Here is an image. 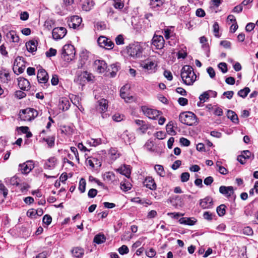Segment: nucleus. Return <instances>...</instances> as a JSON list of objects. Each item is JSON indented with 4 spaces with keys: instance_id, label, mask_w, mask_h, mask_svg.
Segmentation results:
<instances>
[{
    "instance_id": "obj_58",
    "label": "nucleus",
    "mask_w": 258,
    "mask_h": 258,
    "mask_svg": "<svg viewBox=\"0 0 258 258\" xmlns=\"http://www.w3.org/2000/svg\"><path fill=\"white\" fill-rule=\"evenodd\" d=\"M124 117V115L120 114L119 113H116L112 116V119L113 120L116 122H119L122 120Z\"/></svg>"
},
{
    "instance_id": "obj_46",
    "label": "nucleus",
    "mask_w": 258,
    "mask_h": 258,
    "mask_svg": "<svg viewBox=\"0 0 258 258\" xmlns=\"http://www.w3.org/2000/svg\"><path fill=\"white\" fill-rule=\"evenodd\" d=\"M86 180L84 178H81L79 182V189L81 192L83 193L86 189Z\"/></svg>"
},
{
    "instance_id": "obj_29",
    "label": "nucleus",
    "mask_w": 258,
    "mask_h": 258,
    "mask_svg": "<svg viewBox=\"0 0 258 258\" xmlns=\"http://www.w3.org/2000/svg\"><path fill=\"white\" fill-rule=\"evenodd\" d=\"M94 5L93 0H86L82 4V9L84 11H89L93 8Z\"/></svg>"
},
{
    "instance_id": "obj_56",
    "label": "nucleus",
    "mask_w": 258,
    "mask_h": 258,
    "mask_svg": "<svg viewBox=\"0 0 258 258\" xmlns=\"http://www.w3.org/2000/svg\"><path fill=\"white\" fill-rule=\"evenodd\" d=\"M218 67L223 73H226L228 71L227 64L225 62H220Z\"/></svg>"
},
{
    "instance_id": "obj_14",
    "label": "nucleus",
    "mask_w": 258,
    "mask_h": 258,
    "mask_svg": "<svg viewBox=\"0 0 258 258\" xmlns=\"http://www.w3.org/2000/svg\"><path fill=\"white\" fill-rule=\"evenodd\" d=\"M38 81L40 83L45 84L47 82L48 80V76L47 72L44 69H40L37 73Z\"/></svg>"
},
{
    "instance_id": "obj_22",
    "label": "nucleus",
    "mask_w": 258,
    "mask_h": 258,
    "mask_svg": "<svg viewBox=\"0 0 258 258\" xmlns=\"http://www.w3.org/2000/svg\"><path fill=\"white\" fill-rule=\"evenodd\" d=\"M18 59L20 60L21 58L18 57L15 60L14 62V66L13 68L14 72L17 75L22 73L25 70V66L24 65L22 64L21 66H19L18 65Z\"/></svg>"
},
{
    "instance_id": "obj_33",
    "label": "nucleus",
    "mask_w": 258,
    "mask_h": 258,
    "mask_svg": "<svg viewBox=\"0 0 258 258\" xmlns=\"http://www.w3.org/2000/svg\"><path fill=\"white\" fill-rule=\"evenodd\" d=\"M5 182L7 184H10L13 185H18L19 184V179L16 176H14L10 178H6Z\"/></svg>"
},
{
    "instance_id": "obj_32",
    "label": "nucleus",
    "mask_w": 258,
    "mask_h": 258,
    "mask_svg": "<svg viewBox=\"0 0 258 258\" xmlns=\"http://www.w3.org/2000/svg\"><path fill=\"white\" fill-rule=\"evenodd\" d=\"M179 222L181 224L193 225L196 223V221H195V219H194V220H192L190 218L183 217V218H181L179 220Z\"/></svg>"
},
{
    "instance_id": "obj_38",
    "label": "nucleus",
    "mask_w": 258,
    "mask_h": 258,
    "mask_svg": "<svg viewBox=\"0 0 258 258\" xmlns=\"http://www.w3.org/2000/svg\"><path fill=\"white\" fill-rule=\"evenodd\" d=\"M106 240L104 234H99L96 235L94 238V242L97 244L103 243Z\"/></svg>"
},
{
    "instance_id": "obj_48",
    "label": "nucleus",
    "mask_w": 258,
    "mask_h": 258,
    "mask_svg": "<svg viewBox=\"0 0 258 258\" xmlns=\"http://www.w3.org/2000/svg\"><path fill=\"white\" fill-rule=\"evenodd\" d=\"M116 9H121L124 6L123 0H113L112 4Z\"/></svg>"
},
{
    "instance_id": "obj_18",
    "label": "nucleus",
    "mask_w": 258,
    "mask_h": 258,
    "mask_svg": "<svg viewBox=\"0 0 258 258\" xmlns=\"http://www.w3.org/2000/svg\"><path fill=\"white\" fill-rule=\"evenodd\" d=\"M57 160L54 157L49 158L45 161L44 163V168L45 169L51 170L54 168L56 163Z\"/></svg>"
},
{
    "instance_id": "obj_11",
    "label": "nucleus",
    "mask_w": 258,
    "mask_h": 258,
    "mask_svg": "<svg viewBox=\"0 0 258 258\" xmlns=\"http://www.w3.org/2000/svg\"><path fill=\"white\" fill-rule=\"evenodd\" d=\"M86 163L87 165H89L91 169H98L101 165L100 161L93 157H88L86 160Z\"/></svg>"
},
{
    "instance_id": "obj_17",
    "label": "nucleus",
    "mask_w": 258,
    "mask_h": 258,
    "mask_svg": "<svg viewBox=\"0 0 258 258\" xmlns=\"http://www.w3.org/2000/svg\"><path fill=\"white\" fill-rule=\"evenodd\" d=\"M82 22V19L78 16H73L71 18V21L69 23L70 28L76 29L80 26Z\"/></svg>"
},
{
    "instance_id": "obj_31",
    "label": "nucleus",
    "mask_w": 258,
    "mask_h": 258,
    "mask_svg": "<svg viewBox=\"0 0 258 258\" xmlns=\"http://www.w3.org/2000/svg\"><path fill=\"white\" fill-rule=\"evenodd\" d=\"M0 79L4 83H7L10 80V74L8 71L4 70L0 72Z\"/></svg>"
},
{
    "instance_id": "obj_39",
    "label": "nucleus",
    "mask_w": 258,
    "mask_h": 258,
    "mask_svg": "<svg viewBox=\"0 0 258 258\" xmlns=\"http://www.w3.org/2000/svg\"><path fill=\"white\" fill-rule=\"evenodd\" d=\"M109 154L110 155V158L113 160H116L119 157V154L118 153V151L116 148H111L109 150Z\"/></svg>"
},
{
    "instance_id": "obj_7",
    "label": "nucleus",
    "mask_w": 258,
    "mask_h": 258,
    "mask_svg": "<svg viewBox=\"0 0 258 258\" xmlns=\"http://www.w3.org/2000/svg\"><path fill=\"white\" fill-rule=\"evenodd\" d=\"M97 42L100 47L107 49H111L114 46L112 41L103 36H101L98 38Z\"/></svg>"
},
{
    "instance_id": "obj_8",
    "label": "nucleus",
    "mask_w": 258,
    "mask_h": 258,
    "mask_svg": "<svg viewBox=\"0 0 258 258\" xmlns=\"http://www.w3.org/2000/svg\"><path fill=\"white\" fill-rule=\"evenodd\" d=\"M34 167L33 161L29 160L19 165V170L22 174H28Z\"/></svg>"
},
{
    "instance_id": "obj_27",
    "label": "nucleus",
    "mask_w": 258,
    "mask_h": 258,
    "mask_svg": "<svg viewBox=\"0 0 258 258\" xmlns=\"http://www.w3.org/2000/svg\"><path fill=\"white\" fill-rule=\"evenodd\" d=\"M227 117L230 119L233 123L237 124L239 120L237 114L232 110H228L227 113Z\"/></svg>"
},
{
    "instance_id": "obj_23",
    "label": "nucleus",
    "mask_w": 258,
    "mask_h": 258,
    "mask_svg": "<svg viewBox=\"0 0 258 258\" xmlns=\"http://www.w3.org/2000/svg\"><path fill=\"white\" fill-rule=\"evenodd\" d=\"M70 106V103L67 98H61L59 99L58 107L62 111H66L69 109Z\"/></svg>"
},
{
    "instance_id": "obj_52",
    "label": "nucleus",
    "mask_w": 258,
    "mask_h": 258,
    "mask_svg": "<svg viewBox=\"0 0 258 258\" xmlns=\"http://www.w3.org/2000/svg\"><path fill=\"white\" fill-rule=\"evenodd\" d=\"M115 43L117 45H122L124 43V38L122 35H118L115 39Z\"/></svg>"
},
{
    "instance_id": "obj_64",
    "label": "nucleus",
    "mask_w": 258,
    "mask_h": 258,
    "mask_svg": "<svg viewBox=\"0 0 258 258\" xmlns=\"http://www.w3.org/2000/svg\"><path fill=\"white\" fill-rule=\"evenodd\" d=\"M97 194V190L94 188L90 189L88 193V196L90 198H94Z\"/></svg>"
},
{
    "instance_id": "obj_2",
    "label": "nucleus",
    "mask_w": 258,
    "mask_h": 258,
    "mask_svg": "<svg viewBox=\"0 0 258 258\" xmlns=\"http://www.w3.org/2000/svg\"><path fill=\"white\" fill-rule=\"evenodd\" d=\"M143 50L142 46L138 42L130 44L126 47L128 55L135 59L142 57Z\"/></svg>"
},
{
    "instance_id": "obj_45",
    "label": "nucleus",
    "mask_w": 258,
    "mask_h": 258,
    "mask_svg": "<svg viewBox=\"0 0 258 258\" xmlns=\"http://www.w3.org/2000/svg\"><path fill=\"white\" fill-rule=\"evenodd\" d=\"M103 178L108 181L114 180L115 179V175L112 172H107L104 174Z\"/></svg>"
},
{
    "instance_id": "obj_54",
    "label": "nucleus",
    "mask_w": 258,
    "mask_h": 258,
    "mask_svg": "<svg viewBox=\"0 0 258 258\" xmlns=\"http://www.w3.org/2000/svg\"><path fill=\"white\" fill-rule=\"evenodd\" d=\"M214 216L215 215L208 211L205 212L203 214L204 218L208 221L212 220Z\"/></svg>"
},
{
    "instance_id": "obj_49",
    "label": "nucleus",
    "mask_w": 258,
    "mask_h": 258,
    "mask_svg": "<svg viewBox=\"0 0 258 258\" xmlns=\"http://www.w3.org/2000/svg\"><path fill=\"white\" fill-rule=\"evenodd\" d=\"M213 32L214 33V35L215 37L219 38L220 37V35L219 34V26L217 22H215L213 26Z\"/></svg>"
},
{
    "instance_id": "obj_42",
    "label": "nucleus",
    "mask_w": 258,
    "mask_h": 258,
    "mask_svg": "<svg viewBox=\"0 0 258 258\" xmlns=\"http://www.w3.org/2000/svg\"><path fill=\"white\" fill-rule=\"evenodd\" d=\"M226 206L222 204L217 208V212L218 215L220 217L224 216L226 212Z\"/></svg>"
},
{
    "instance_id": "obj_24",
    "label": "nucleus",
    "mask_w": 258,
    "mask_h": 258,
    "mask_svg": "<svg viewBox=\"0 0 258 258\" xmlns=\"http://www.w3.org/2000/svg\"><path fill=\"white\" fill-rule=\"evenodd\" d=\"M38 42L36 40H31L26 42V47L27 50L30 52H33L36 51Z\"/></svg>"
},
{
    "instance_id": "obj_34",
    "label": "nucleus",
    "mask_w": 258,
    "mask_h": 258,
    "mask_svg": "<svg viewBox=\"0 0 258 258\" xmlns=\"http://www.w3.org/2000/svg\"><path fill=\"white\" fill-rule=\"evenodd\" d=\"M73 255L76 257H80L84 254V250L82 248L75 247L72 250Z\"/></svg>"
},
{
    "instance_id": "obj_15",
    "label": "nucleus",
    "mask_w": 258,
    "mask_h": 258,
    "mask_svg": "<svg viewBox=\"0 0 258 258\" xmlns=\"http://www.w3.org/2000/svg\"><path fill=\"white\" fill-rule=\"evenodd\" d=\"M142 67L148 71H150V73H154L156 71V68L157 67V64L155 63L154 61L146 60L143 64Z\"/></svg>"
},
{
    "instance_id": "obj_47",
    "label": "nucleus",
    "mask_w": 258,
    "mask_h": 258,
    "mask_svg": "<svg viewBox=\"0 0 258 258\" xmlns=\"http://www.w3.org/2000/svg\"><path fill=\"white\" fill-rule=\"evenodd\" d=\"M210 98V94H208V91H205L203 93H202L199 96V99L200 101L202 103H204L206 101H207Z\"/></svg>"
},
{
    "instance_id": "obj_25",
    "label": "nucleus",
    "mask_w": 258,
    "mask_h": 258,
    "mask_svg": "<svg viewBox=\"0 0 258 258\" xmlns=\"http://www.w3.org/2000/svg\"><path fill=\"white\" fill-rule=\"evenodd\" d=\"M108 101L101 99L98 101V109L101 113H104L108 108Z\"/></svg>"
},
{
    "instance_id": "obj_36",
    "label": "nucleus",
    "mask_w": 258,
    "mask_h": 258,
    "mask_svg": "<svg viewBox=\"0 0 258 258\" xmlns=\"http://www.w3.org/2000/svg\"><path fill=\"white\" fill-rule=\"evenodd\" d=\"M121 138L125 143H129L132 141L133 136L129 134L127 131H125L121 134Z\"/></svg>"
},
{
    "instance_id": "obj_4",
    "label": "nucleus",
    "mask_w": 258,
    "mask_h": 258,
    "mask_svg": "<svg viewBox=\"0 0 258 258\" xmlns=\"http://www.w3.org/2000/svg\"><path fill=\"white\" fill-rule=\"evenodd\" d=\"M179 120L181 123L187 125H192L197 122L196 115L191 112H185L180 114Z\"/></svg>"
},
{
    "instance_id": "obj_1",
    "label": "nucleus",
    "mask_w": 258,
    "mask_h": 258,
    "mask_svg": "<svg viewBox=\"0 0 258 258\" xmlns=\"http://www.w3.org/2000/svg\"><path fill=\"white\" fill-rule=\"evenodd\" d=\"M180 76L183 83L186 85H192L196 81L197 76L190 66H184L181 70Z\"/></svg>"
},
{
    "instance_id": "obj_19",
    "label": "nucleus",
    "mask_w": 258,
    "mask_h": 258,
    "mask_svg": "<svg viewBox=\"0 0 258 258\" xmlns=\"http://www.w3.org/2000/svg\"><path fill=\"white\" fill-rule=\"evenodd\" d=\"M144 185L146 187L150 189L151 190H155L156 189L157 186L154 180V179L150 176L147 177L144 182Z\"/></svg>"
},
{
    "instance_id": "obj_12",
    "label": "nucleus",
    "mask_w": 258,
    "mask_h": 258,
    "mask_svg": "<svg viewBox=\"0 0 258 258\" xmlns=\"http://www.w3.org/2000/svg\"><path fill=\"white\" fill-rule=\"evenodd\" d=\"M94 67L98 73L102 74L105 72L107 68V64L103 60L97 59L94 61Z\"/></svg>"
},
{
    "instance_id": "obj_6",
    "label": "nucleus",
    "mask_w": 258,
    "mask_h": 258,
    "mask_svg": "<svg viewBox=\"0 0 258 258\" xmlns=\"http://www.w3.org/2000/svg\"><path fill=\"white\" fill-rule=\"evenodd\" d=\"M141 110L145 115L149 118L156 119L159 116L160 112L157 110L150 108L146 106L141 107Z\"/></svg>"
},
{
    "instance_id": "obj_5",
    "label": "nucleus",
    "mask_w": 258,
    "mask_h": 258,
    "mask_svg": "<svg viewBox=\"0 0 258 258\" xmlns=\"http://www.w3.org/2000/svg\"><path fill=\"white\" fill-rule=\"evenodd\" d=\"M75 49L72 44H66L62 49V57L67 61L69 62L74 59L75 56Z\"/></svg>"
},
{
    "instance_id": "obj_63",
    "label": "nucleus",
    "mask_w": 258,
    "mask_h": 258,
    "mask_svg": "<svg viewBox=\"0 0 258 258\" xmlns=\"http://www.w3.org/2000/svg\"><path fill=\"white\" fill-rule=\"evenodd\" d=\"M15 95L16 97H17L18 99H22L24 97H25L26 95V93L24 92H22V91H17L15 92Z\"/></svg>"
},
{
    "instance_id": "obj_51",
    "label": "nucleus",
    "mask_w": 258,
    "mask_h": 258,
    "mask_svg": "<svg viewBox=\"0 0 258 258\" xmlns=\"http://www.w3.org/2000/svg\"><path fill=\"white\" fill-rule=\"evenodd\" d=\"M0 192L3 193L4 198H6L8 195V190L4 184L2 183L1 181H0Z\"/></svg>"
},
{
    "instance_id": "obj_61",
    "label": "nucleus",
    "mask_w": 258,
    "mask_h": 258,
    "mask_svg": "<svg viewBox=\"0 0 258 258\" xmlns=\"http://www.w3.org/2000/svg\"><path fill=\"white\" fill-rule=\"evenodd\" d=\"M214 106L215 107V108L214 110V114L219 116H222L223 113L222 109L221 108L217 106V105H215Z\"/></svg>"
},
{
    "instance_id": "obj_30",
    "label": "nucleus",
    "mask_w": 258,
    "mask_h": 258,
    "mask_svg": "<svg viewBox=\"0 0 258 258\" xmlns=\"http://www.w3.org/2000/svg\"><path fill=\"white\" fill-rule=\"evenodd\" d=\"M126 88L125 86H123L120 90V97L124 100V101L126 102H130L131 100L133 99V97L132 96H129L126 94V93L124 92V90Z\"/></svg>"
},
{
    "instance_id": "obj_21",
    "label": "nucleus",
    "mask_w": 258,
    "mask_h": 258,
    "mask_svg": "<svg viewBox=\"0 0 258 258\" xmlns=\"http://www.w3.org/2000/svg\"><path fill=\"white\" fill-rule=\"evenodd\" d=\"M18 86L21 90H28L30 88V83L26 79L19 78L18 79Z\"/></svg>"
},
{
    "instance_id": "obj_20",
    "label": "nucleus",
    "mask_w": 258,
    "mask_h": 258,
    "mask_svg": "<svg viewBox=\"0 0 258 258\" xmlns=\"http://www.w3.org/2000/svg\"><path fill=\"white\" fill-rule=\"evenodd\" d=\"M116 170L117 172L124 175L127 178H129L130 177L131 171L129 165H123Z\"/></svg>"
},
{
    "instance_id": "obj_44",
    "label": "nucleus",
    "mask_w": 258,
    "mask_h": 258,
    "mask_svg": "<svg viewBox=\"0 0 258 258\" xmlns=\"http://www.w3.org/2000/svg\"><path fill=\"white\" fill-rule=\"evenodd\" d=\"M80 98L78 96H75L73 99L72 100V101L74 104H75L78 109L82 111L84 110V108L81 105V103L80 102Z\"/></svg>"
},
{
    "instance_id": "obj_10",
    "label": "nucleus",
    "mask_w": 258,
    "mask_h": 258,
    "mask_svg": "<svg viewBox=\"0 0 258 258\" xmlns=\"http://www.w3.org/2000/svg\"><path fill=\"white\" fill-rule=\"evenodd\" d=\"M165 43L164 38L161 35L155 34L152 39V44L157 49H161L163 48Z\"/></svg>"
},
{
    "instance_id": "obj_13",
    "label": "nucleus",
    "mask_w": 258,
    "mask_h": 258,
    "mask_svg": "<svg viewBox=\"0 0 258 258\" xmlns=\"http://www.w3.org/2000/svg\"><path fill=\"white\" fill-rule=\"evenodd\" d=\"M219 192L227 198L230 197L234 193L233 187L232 186L222 185L219 187Z\"/></svg>"
},
{
    "instance_id": "obj_3",
    "label": "nucleus",
    "mask_w": 258,
    "mask_h": 258,
    "mask_svg": "<svg viewBox=\"0 0 258 258\" xmlns=\"http://www.w3.org/2000/svg\"><path fill=\"white\" fill-rule=\"evenodd\" d=\"M38 115V111L32 108H27L21 110L19 113V117L21 120L31 121Z\"/></svg>"
},
{
    "instance_id": "obj_28",
    "label": "nucleus",
    "mask_w": 258,
    "mask_h": 258,
    "mask_svg": "<svg viewBox=\"0 0 258 258\" xmlns=\"http://www.w3.org/2000/svg\"><path fill=\"white\" fill-rule=\"evenodd\" d=\"M7 38L10 39L13 42H18L19 41V37L14 31H9L6 35Z\"/></svg>"
},
{
    "instance_id": "obj_53",
    "label": "nucleus",
    "mask_w": 258,
    "mask_h": 258,
    "mask_svg": "<svg viewBox=\"0 0 258 258\" xmlns=\"http://www.w3.org/2000/svg\"><path fill=\"white\" fill-rule=\"evenodd\" d=\"M118 252L120 254L123 255L129 252V249L127 246L123 245L118 248Z\"/></svg>"
},
{
    "instance_id": "obj_35",
    "label": "nucleus",
    "mask_w": 258,
    "mask_h": 258,
    "mask_svg": "<svg viewBox=\"0 0 258 258\" xmlns=\"http://www.w3.org/2000/svg\"><path fill=\"white\" fill-rule=\"evenodd\" d=\"M164 0H151L150 5L152 9L160 7L164 4Z\"/></svg>"
},
{
    "instance_id": "obj_16",
    "label": "nucleus",
    "mask_w": 258,
    "mask_h": 258,
    "mask_svg": "<svg viewBox=\"0 0 258 258\" xmlns=\"http://www.w3.org/2000/svg\"><path fill=\"white\" fill-rule=\"evenodd\" d=\"M200 205L203 209H209L212 207L213 199L210 197H207L201 200Z\"/></svg>"
},
{
    "instance_id": "obj_62",
    "label": "nucleus",
    "mask_w": 258,
    "mask_h": 258,
    "mask_svg": "<svg viewBox=\"0 0 258 258\" xmlns=\"http://www.w3.org/2000/svg\"><path fill=\"white\" fill-rule=\"evenodd\" d=\"M120 186L121 189L125 191H128L131 188V184L130 183L125 184L124 183L121 182Z\"/></svg>"
},
{
    "instance_id": "obj_43",
    "label": "nucleus",
    "mask_w": 258,
    "mask_h": 258,
    "mask_svg": "<svg viewBox=\"0 0 258 258\" xmlns=\"http://www.w3.org/2000/svg\"><path fill=\"white\" fill-rule=\"evenodd\" d=\"M87 143L91 146L96 147L101 144V140L100 139H91V140L87 141Z\"/></svg>"
},
{
    "instance_id": "obj_41",
    "label": "nucleus",
    "mask_w": 258,
    "mask_h": 258,
    "mask_svg": "<svg viewBox=\"0 0 258 258\" xmlns=\"http://www.w3.org/2000/svg\"><path fill=\"white\" fill-rule=\"evenodd\" d=\"M250 91V90L248 87H245L244 89L239 90L237 94L240 97L244 98L247 96Z\"/></svg>"
},
{
    "instance_id": "obj_26",
    "label": "nucleus",
    "mask_w": 258,
    "mask_h": 258,
    "mask_svg": "<svg viewBox=\"0 0 258 258\" xmlns=\"http://www.w3.org/2000/svg\"><path fill=\"white\" fill-rule=\"evenodd\" d=\"M173 27L165 28L163 30L164 35L166 39H169L172 37H174L175 35V33L174 32Z\"/></svg>"
},
{
    "instance_id": "obj_37",
    "label": "nucleus",
    "mask_w": 258,
    "mask_h": 258,
    "mask_svg": "<svg viewBox=\"0 0 258 258\" xmlns=\"http://www.w3.org/2000/svg\"><path fill=\"white\" fill-rule=\"evenodd\" d=\"M154 169L160 176L164 177L165 176L166 173L162 165H156Z\"/></svg>"
},
{
    "instance_id": "obj_59",
    "label": "nucleus",
    "mask_w": 258,
    "mask_h": 258,
    "mask_svg": "<svg viewBox=\"0 0 258 258\" xmlns=\"http://www.w3.org/2000/svg\"><path fill=\"white\" fill-rule=\"evenodd\" d=\"M46 56L48 57L55 56L56 54V50L52 48H50L48 51H46Z\"/></svg>"
},
{
    "instance_id": "obj_50",
    "label": "nucleus",
    "mask_w": 258,
    "mask_h": 258,
    "mask_svg": "<svg viewBox=\"0 0 258 258\" xmlns=\"http://www.w3.org/2000/svg\"><path fill=\"white\" fill-rule=\"evenodd\" d=\"M95 27L98 30H103L106 29V25L103 22H99L95 24Z\"/></svg>"
},
{
    "instance_id": "obj_57",
    "label": "nucleus",
    "mask_w": 258,
    "mask_h": 258,
    "mask_svg": "<svg viewBox=\"0 0 258 258\" xmlns=\"http://www.w3.org/2000/svg\"><path fill=\"white\" fill-rule=\"evenodd\" d=\"M189 173L188 172H183L181 174L180 179L182 182L187 181L189 178Z\"/></svg>"
},
{
    "instance_id": "obj_9",
    "label": "nucleus",
    "mask_w": 258,
    "mask_h": 258,
    "mask_svg": "<svg viewBox=\"0 0 258 258\" xmlns=\"http://www.w3.org/2000/svg\"><path fill=\"white\" fill-rule=\"evenodd\" d=\"M67 32V29L64 27L55 28L52 30V37L56 40L60 39L64 37Z\"/></svg>"
},
{
    "instance_id": "obj_60",
    "label": "nucleus",
    "mask_w": 258,
    "mask_h": 258,
    "mask_svg": "<svg viewBox=\"0 0 258 258\" xmlns=\"http://www.w3.org/2000/svg\"><path fill=\"white\" fill-rule=\"evenodd\" d=\"M155 137L159 140H163L165 138L166 135L164 132L159 131L155 133Z\"/></svg>"
},
{
    "instance_id": "obj_55",
    "label": "nucleus",
    "mask_w": 258,
    "mask_h": 258,
    "mask_svg": "<svg viewBox=\"0 0 258 258\" xmlns=\"http://www.w3.org/2000/svg\"><path fill=\"white\" fill-rule=\"evenodd\" d=\"M52 221V218L49 215H45L44 216L43 218V222L44 224L48 225H49Z\"/></svg>"
},
{
    "instance_id": "obj_40",
    "label": "nucleus",
    "mask_w": 258,
    "mask_h": 258,
    "mask_svg": "<svg viewBox=\"0 0 258 258\" xmlns=\"http://www.w3.org/2000/svg\"><path fill=\"white\" fill-rule=\"evenodd\" d=\"M166 131L171 136H175L176 134V131L173 129V123L172 122H169L166 125Z\"/></svg>"
}]
</instances>
